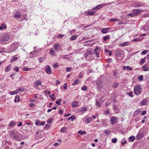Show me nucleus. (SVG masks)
Segmentation results:
<instances>
[{"label":"nucleus","mask_w":149,"mask_h":149,"mask_svg":"<svg viewBox=\"0 0 149 149\" xmlns=\"http://www.w3.org/2000/svg\"><path fill=\"white\" fill-rule=\"evenodd\" d=\"M142 88L139 86H135L134 88V93L136 95H139L141 93Z\"/></svg>","instance_id":"obj_1"},{"label":"nucleus","mask_w":149,"mask_h":149,"mask_svg":"<svg viewBox=\"0 0 149 149\" xmlns=\"http://www.w3.org/2000/svg\"><path fill=\"white\" fill-rule=\"evenodd\" d=\"M9 37V34H4L1 38V41L3 43L7 42Z\"/></svg>","instance_id":"obj_2"},{"label":"nucleus","mask_w":149,"mask_h":149,"mask_svg":"<svg viewBox=\"0 0 149 149\" xmlns=\"http://www.w3.org/2000/svg\"><path fill=\"white\" fill-rule=\"evenodd\" d=\"M10 135H12V136L14 137V139H15L18 140L19 139V136L17 135V134L14 131H12L10 133Z\"/></svg>","instance_id":"obj_3"},{"label":"nucleus","mask_w":149,"mask_h":149,"mask_svg":"<svg viewBox=\"0 0 149 149\" xmlns=\"http://www.w3.org/2000/svg\"><path fill=\"white\" fill-rule=\"evenodd\" d=\"M132 11L135 16H136L137 15L140 14V13L142 11L141 9H134Z\"/></svg>","instance_id":"obj_4"},{"label":"nucleus","mask_w":149,"mask_h":149,"mask_svg":"<svg viewBox=\"0 0 149 149\" xmlns=\"http://www.w3.org/2000/svg\"><path fill=\"white\" fill-rule=\"evenodd\" d=\"M45 71L47 74H51L52 73V71L50 66H47L45 70Z\"/></svg>","instance_id":"obj_5"},{"label":"nucleus","mask_w":149,"mask_h":149,"mask_svg":"<svg viewBox=\"0 0 149 149\" xmlns=\"http://www.w3.org/2000/svg\"><path fill=\"white\" fill-rule=\"evenodd\" d=\"M117 121V118L113 117H112L110 119V121L112 124H114L116 123Z\"/></svg>","instance_id":"obj_6"},{"label":"nucleus","mask_w":149,"mask_h":149,"mask_svg":"<svg viewBox=\"0 0 149 149\" xmlns=\"http://www.w3.org/2000/svg\"><path fill=\"white\" fill-rule=\"evenodd\" d=\"M11 46L13 51H15L18 47V45L17 43H13L11 44Z\"/></svg>","instance_id":"obj_7"},{"label":"nucleus","mask_w":149,"mask_h":149,"mask_svg":"<svg viewBox=\"0 0 149 149\" xmlns=\"http://www.w3.org/2000/svg\"><path fill=\"white\" fill-rule=\"evenodd\" d=\"M110 29V28H104L102 29L101 32L103 33H108Z\"/></svg>","instance_id":"obj_8"},{"label":"nucleus","mask_w":149,"mask_h":149,"mask_svg":"<svg viewBox=\"0 0 149 149\" xmlns=\"http://www.w3.org/2000/svg\"><path fill=\"white\" fill-rule=\"evenodd\" d=\"M22 16V15L21 14V13L20 12L17 13H15L14 15V17L15 18H19L21 17Z\"/></svg>","instance_id":"obj_9"},{"label":"nucleus","mask_w":149,"mask_h":149,"mask_svg":"<svg viewBox=\"0 0 149 149\" xmlns=\"http://www.w3.org/2000/svg\"><path fill=\"white\" fill-rule=\"evenodd\" d=\"M102 84V82L101 81H99L97 82L96 85L100 89L101 88ZM100 90V88H99Z\"/></svg>","instance_id":"obj_10"},{"label":"nucleus","mask_w":149,"mask_h":149,"mask_svg":"<svg viewBox=\"0 0 149 149\" xmlns=\"http://www.w3.org/2000/svg\"><path fill=\"white\" fill-rule=\"evenodd\" d=\"M54 46V49L56 51L58 50L60 47V45L58 44H56Z\"/></svg>","instance_id":"obj_11"},{"label":"nucleus","mask_w":149,"mask_h":149,"mask_svg":"<svg viewBox=\"0 0 149 149\" xmlns=\"http://www.w3.org/2000/svg\"><path fill=\"white\" fill-rule=\"evenodd\" d=\"M143 5V3L139 2L136 3L135 5V7H139Z\"/></svg>","instance_id":"obj_12"},{"label":"nucleus","mask_w":149,"mask_h":149,"mask_svg":"<svg viewBox=\"0 0 149 149\" xmlns=\"http://www.w3.org/2000/svg\"><path fill=\"white\" fill-rule=\"evenodd\" d=\"M143 136V134L141 133H138V135L136 136V139H137L139 140Z\"/></svg>","instance_id":"obj_13"},{"label":"nucleus","mask_w":149,"mask_h":149,"mask_svg":"<svg viewBox=\"0 0 149 149\" xmlns=\"http://www.w3.org/2000/svg\"><path fill=\"white\" fill-rule=\"evenodd\" d=\"M88 109L86 107H82L80 109L79 111H82V113H83Z\"/></svg>","instance_id":"obj_14"},{"label":"nucleus","mask_w":149,"mask_h":149,"mask_svg":"<svg viewBox=\"0 0 149 149\" xmlns=\"http://www.w3.org/2000/svg\"><path fill=\"white\" fill-rule=\"evenodd\" d=\"M141 68L144 71H148V67L145 65H143L142 66Z\"/></svg>","instance_id":"obj_15"},{"label":"nucleus","mask_w":149,"mask_h":149,"mask_svg":"<svg viewBox=\"0 0 149 149\" xmlns=\"http://www.w3.org/2000/svg\"><path fill=\"white\" fill-rule=\"evenodd\" d=\"M80 82L79 81V80L78 79H77L75 81H74L73 83L72 84V85H76L77 84H78Z\"/></svg>","instance_id":"obj_16"},{"label":"nucleus","mask_w":149,"mask_h":149,"mask_svg":"<svg viewBox=\"0 0 149 149\" xmlns=\"http://www.w3.org/2000/svg\"><path fill=\"white\" fill-rule=\"evenodd\" d=\"M75 118H76V117H75V116L73 115H72L70 117L68 118L67 119V120H71L72 121H73L74 120V119H75Z\"/></svg>","instance_id":"obj_17"},{"label":"nucleus","mask_w":149,"mask_h":149,"mask_svg":"<svg viewBox=\"0 0 149 149\" xmlns=\"http://www.w3.org/2000/svg\"><path fill=\"white\" fill-rule=\"evenodd\" d=\"M142 58V59L141 60V61H139V63L140 65H143L146 61H145V58Z\"/></svg>","instance_id":"obj_18"},{"label":"nucleus","mask_w":149,"mask_h":149,"mask_svg":"<svg viewBox=\"0 0 149 149\" xmlns=\"http://www.w3.org/2000/svg\"><path fill=\"white\" fill-rule=\"evenodd\" d=\"M78 102L77 101H73L72 104V107H77L78 106Z\"/></svg>","instance_id":"obj_19"},{"label":"nucleus","mask_w":149,"mask_h":149,"mask_svg":"<svg viewBox=\"0 0 149 149\" xmlns=\"http://www.w3.org/2000/svg\"><path fill=\"white\" fill-rule=\"evenodd\" d=\"M142 39L140 38H136L133 39L132 41V42H139L141 41Z\"/></svg>","instance_id":"obj_20"},{"label":"nucleus","mask_w":149,"mask_h":149,"mask_svg":"<svg viewBox=\"0 0 149 149\" xmlns=\"http://www.w3.org/2000/svg\"><path fill=\"white\" fill-rule=\"evenodd\" d=\"M16 123L14 121H12L9 124L8 126L10 127H11L12 126H14L15 124Z\"/></svg>","instance_id":"obj_21"},{"label":"nucleus","mask_w":149,"mask_h":149,"mask_svg":"<svg viewBox=\"0 0 149 149\" xmlns=\"http://www.w3.org/2000/svg\"><path fill=\"white\" fill-rule=\"evenodd\" d=\"M104 6V5L103 4H100L98 6L96 7L95 8L97 10H98L100 8H102V7Z\"/></svg>","instance_id":"obj_22"},{"label":"nucleus","mask_w":149,"mask_h":149,"mask_svg":"<svg viewBox=\"0 0 149 149\" xmlns=\"http://www.w3.org/2000/svg\"><path fill=\"white\" fill-rule=\"evenodd\" d=\"M147 101L148 100H146V98L144 99L141 101V103L143 105H146Z\"/></svg>","instance_id":"obj_23"},{"label":"nucleus","mask_w":149,"mask_h":149,"mask_svg":"<svg viewBox=\"0 0 149 149\" xmlns=\"http://www.w3.org/2000/svg\"><path fill=\"white\" fill-rule=\"evenodd\" d=\"M77 35H74L71 37V38H70V40H73L76 39L77 38Z\"/></svg>","instance_id":"obj_24"},{"label":"nucleus","mask_w":149,"mask_h":149,"mask_svg":"<svg viewBox=\"0 0 149 149\" xmlns=\"http://www.w3.org/2000/svg\"><path fill=\"white\" fill-rule=\"evenodd\" d=\"M42 82L41 81L38 80V81L36 82L35 84V86H36L38 85H41Z\"/></svg>","instance_id":"obj_25"},{"label":"nucleus","mask_w":149,"mask_h":149,"mask_svg":"<svg viewBox=\"0 0 149 149\" xmlns=\"http://www.w3.org/2000/svg\"><path fill=\"white\" fill-rule=\"evenodd\" d=\"M18 59V58L17 57L14 56L11 59L10 61L11 63H12L14 61Z\"/></svg>","instance_id":"obj_26"},{"label":"nucleus","mask_w":149,"mask_h":149,"mask_svg":"<svg viewBox=\"0 0 149 149\" xmlns=\"http://www.w3.org/2000/svg\"><path fill=\"white\" fill-rule=\"evenodd\" d=\"M133 92L131 91L130 92H126V94L128 95H129L130 96L132 97H133V96L132 95Z\"/></svg>","instance_id":"obj_27"},{"label":"nucleus","mask_w":149,"mask_h":149,"mask_svg":"<svg viewBox=\"0 0 149 149\" xmlns=\"http://www.w3.org/2000/svg\"><path fill=\"white\" fill-rule=\"evenodd\" d=\"M128 42H123L120 44V45L122 47L128 45Z\"/></svg>","instance_id":"obj_28"},{"label":"nucleus","mask_w":149,"mask_h":149,"mask_svg":"<svg viewBox=\"0 0 149 149\" xmlns=\"http://www.w3.org/2000/svg\"><path fill=\"white\" fill-rule=\"evenodd\" d=\"M78 133L79 134H80L81 135H82L83 134H86V132L84 131L82 132L81 130H79L78 132Z\"/></svg>","instance_id":"obj_29"},{"label":"nucleus","mask_w":149,"mask_h":149,"mask_svg":"<svg viewBox=\"0 0 149 149\" xmlns=\"http://www.w3.org/2000/svg\"><path fill=\"white\" fill-rule=\"evenodd\" d=\"M129 139L132 141L133 142L135 139V137L134 136H131L130 137Z\"/></svg>","instance_id":"obj_30"},{"label":"nucleus","mask_w":149,"mask_h":149,"mask_svg":"<svg viewBox=\"0 0 149 149\" xmlns=\"http://www.w3.org/2000/svg\"><path fill=\"white\" fill-rule=\"evenodd\" d=\"M119 84L118 83H114L113 84V88H115L118 86Z\"/></svg>","instance_id":"obj_31"},{"label":"nucleus","mask_w":149,"mask_h":149,"mask_svg":"<svg viewBox=\"0 0 149 149\" xmlns=\"http://www.w3.org/2000/svg\"><path fill=\"white\" fill-rule=\"evenodd\" d=\"M95 12L93 11H89L87 13V14L89 15H94Z\"/></svg>","instance_id":"obj_32"},{"label":"nucleus","mask_w":149,"mask_h":149,"mask_svg":"<svg viewBox=\"0 0 149 149\" xmlns=\"http://www.w3.org/2000/svg\"><path fill=\"white\" fill-rule=\"evenodd\" d=\"M103 40L104 41H105L109 39V36H104L103 38Z\"/></svg>","instance_id":"obj_33"},{"label":"nucleus","mask_w":149,"mask_h":149,"mask_svg":"<svg viewBox=\"0 0 149 149\" xmlns=\"http://www.w3.org/2000/svg\"><path fill=\"white\" fill-rule=\"evenodd\" d=\"M127 143V141L125 140L124 139H123L122 140V144L123 146H124L125 144Z\"/></svg>","instance_id":"obj_34"},{"label":"nucleus","mask_w":149,"mask_h":149,"mask_svg":"<svg viewBox=\"0 0 149 149\" xmlns=\"http://www.w3.org/2000/svg\"><path fill=\"white\" fill-rule=\"evenodd\" d=\"M67 129V128L65 127H62L61 130V132H65V130Z\"/></svg>","instance_id":"obj_35"},{"label":"nucleus","mask_w":149,"mask_h":149,"mask_svg":"<svg viewBox=\"0 0 149 149\" xmlns=\"http://www.w3.org/2000/svg\"><path fill=\"white\" fill-rule=\"evenodd\" d=\"M92 118L91 117H89L87 119L86 123H90L92 120Z\"/></svg>","instance_id":"obj_36"},{"label":"nucleus","mask_w":149,"mask_h":149,"mask_svg":"<svg viewBox=\"0 0 149 149\" xmlns=\"http://www.w3.org/2000/svg\"><path fill=\"white\" fill-rule=\"evenodd\" d=\"M128 15L131 17H134L135 16L133 11L131 13L128 14Z\"/></svg>","instance_id":"obj_37"},{"label":"nucleus","mask_w":149,"mask_h":149,"mask_svg":"<svg viewBox=\"0 0 149 149\" xmlns=\"http://www.w3.org/2000/svg\"><path fill=\"white\" fill-rule=\"evenodd\" d=\"M17 91V92H19L20 91H24V88H19L17 89L16 90Z\"/></svg>","instance_id":"obj_38"},{"label":"nucleus","mask_w":149,"mask_h":149,"mask_svg":"<svg viewBox=\"0 0 149 149\" xmlns=\"http://www.w3.org/2000/svg\"><path fill=\"white\" fill-rule=\"evenodd\" d=\"M35 124L37 125H39V124L40 123V121L38 120H35Z\"/></svg>","instance_id":"obj_39"},{"label":"nucleus","mask_w":149,"mask_h":149,"mask_svg":"<svg viewBox=\"0 0 149 149\" xmlns=\"http://www.w3.org/2000/svg\"><path fill=\"white\" fill-rule=\"evenodd\" d=\"M138 79L140 81H143V76L142 75H140L139 76Z\"/></svg>","instance_id":"obj_40"},{"label":"nucleus","mask_w":149,"mask_h":149,"mask_svg":"<svg viewBox=\"0 0 149 149\" xmlns=\"http://www.w3.org/2000/svg\"><path fill=\"white\" fill-rule=\"evenodd\" d=\"M53 119L52 118L49 119L47 120V123L50 124L52 123V122L53 121Z\"/></svg>","instance_id":"obj_41"},{"label":"nucleus","mask_w":149,"mask_h":149,"mask_svg":"<svg viewBox=\"0 0 149 149\" xmlns=\"http://www.w3.org/2000/svg\"><path fill=\"white\" fill-rule=\"evenodd\" d=\"M87 89V86H86L82 87L81 88V90L83 91L86 90Z\"/></svg>","instance_id":"obj_42"},{"label":"nucleus","mask_w":149,"mask_h":149,"mask_svg":"<svg viewBox=\"0 0 149 149\" xmlns=\"http://www.w3.org/2000/svg\"><path fill=\"white\" fill-rule=\"evenodd\" d=\"M117 139L116 138L112 139L111 142L113 143H116L117 142Z\"/></svg>","instance_id":"obj_43"},{"label":"nucleus","mask_w":149,"mask_h":149,"mask_svg":"<svg viewBox=\"0 0 149 149\" xmlns=\"http://www.w3.org/2000/svg\"><path fill=\"white\" fill-rule=\"evenodd\" d=\"M10 68V67L9 65L7 66L5 69V71L6 72H8V70H9Z\"/></svg>","instance_id":"obj_44"},{"label":"nucleus","mask_w":149,"mask_h":149,"mask_svg":"<svg viewBox=\"0 0 149 149\" xmlns=\"http://www.w3.org/2000/svg\"><path fill=\"white\" fill-rule=\"evenodd\" d=\"M87 53H88L90 55H91L92 54V52L91 50L89 49H88L87 50Z\"/></svg>","instance_id":"obj_45"},{"label":"nucleus","mask_w":149,"mask_h":149,"mask_svg":"<svg viewBox=\"0 0 149 149\" xmlns=\"http://www.w3.org/2000/svg\"><path fill=\"white\" fill-rule=\"evenodd\" d=\"M104 133L107 135H109L110 133V131L107 130H105L104 132Z\"/></svg>","instance_id":"obj_46"},{"label":"nucleus","mask_w":149,"mask_h":149,"mask_svg":"<svg viewBox=\"0 0 149 149\" xmlns=\"http://www.w3.org/2000/svg\"><path fill=\"white\" fill-rule=\"evenodd\" d=\"M122 55V53L121 52H118L116 54V56L118 57H119V56L121 57V56Z\"/></svg>","instance_id":"obj_47"},{"label":"nucleus","mask_w":149,"mask_h":149,"mask_svg":"<svg viewBox=\"0 0 149 149\" xmlns=\"http://www.w3.org/2000/svg\"><path fill=\"white\" fill-rule=\"evenodd\" d=\"M148 50H145L142 52L141 54L142 55L145 54L148 52Z\"/></svg>","instance_id":"obj_48"},{"label":"nucleus","mask_w":149,"mask_h":149,"mask_svg":"<svg viewBox=\"0 0 149 149\" xmlns=\"http://www.w3.org/2000/svg\"><path fill=\"white\" fill-rule=\"evenodd\" d=\"M17 92L16 90L15 91L12 92L10 93V94L11 95H13L17 94Z\"/></svg>","instance_id":"obj_49"},{"label":"nucleus","mask_w":149,"mask_h":149,"mask_svg":"<svg viewBox=\"0 0 149 149\" xmlns=\"http://www.w3.org/2000/svg\"><path fill=\"white\" fill-rule=\"evenodd\" d=\"M13 69L17 72H18L19 71V68L17 67H15Z\"/></svg>","instance_id":"obj_50"},{"label":"nucleus","mask_w":149,"mask_h":149,"mask_svg":"<svg viewBox=\"0 0 149 149\" xmlns=\"http://www.w3.org/2000/svg\"><path fill=\"white\" fill-rule=\"evenodd\" d=\"M30 68H24L23 70L24 71H27L30 70Z\"/></svg>","instance_id":"obj_51"},{"label":"nucleus","mask_w":149,"mask_h":149,"mask_svg":"<svg viewBox=\"0 0 149 149\" xmlns=\"http://www.w3.org/2000/svg\"><path fill=\"white\" fill-rule=\"evenodd\" d=\"M55 53V51L53 50H51L50 52V53L51 55H54Z\"/></svg>","instance_id":"obj_52"},{"label":"nucleus","mask_w":149,"mask_h":149,"mask_svg":"<svg viewBox=\"0 0 149 149\" xmlns=\"http://www.w3.org/2000/svg\"><path fill=\"white\" fill-rule=\"evenodd\" d=\"M117 19L116 18H112L110 19V21L111 22H114L117 21Z\"/></svg>","instance_id":"obj_53"},{"label":"nucleus","mask_w":149,"mask_h":149,"mask_svg":"<svg viewBox=\"0 0 149 149\" xmlns=\"http://www.w3.org/2000/svg\"><path fill=\"white\" fill-rule=\"evenodd\" d=\"M72 69V68L71 67H68L66 68V71L67 72L70 71Z\"/></svg>","instance_id":"obj_54"},{"label":"nucleus","mask_w":149,"mask_h":149,"mask_svg":"<svg viewBox=\"0 0 149 149\" xmlns=\"http://www.w3.org/2000/svg\"><path fill=\"white\" fill-rule=\"evenodd\" d=\"M96 104L98 107H100L101 105V104L100 103L99 101H97L96 102Z\"/></svg>","instance_id":"obj_55"},{"label":"nucleus","mask_w":149,"mask_h":149,"mask_svg":"<svg viewBox=\"0 0 149 149\" xmlns=\"http://www.w3.org/2000/svg\"><path fill=\"white\" fill-rule=\"evenodd\" d=\"M45 124V121H42L40 122V123L39 124V125H43Z\"/></svg>","instance_id":"obj_56"},{"label":"nucleus","mask_w":149,"mask_h":149,"mask_svg":"<svg viewBox=\"0 0 149 149\" xmlns=\"http://www.w3.org/2000/svg\"><path fill=\"white\" fill-rule=\"evenodd\" d=\"M35 106V104L34 103H31L29 104L30 107H34Z\"/></svg>","instance_id":"obj_57"},{"label":"nucleus","mask_w":149,"mask_h":149,"mask_svg":"<svg viewBox=\"0 0 149 149\" xmlns=\"http://www.w3.org/2000/svg\"><path fill=\"white\" fill-rule=\"evenodd\" d=\"M146 111H142L141 113V115H144L146 114Z\"/></svg>","instance_id":"obj_58"},{"label":"nucleus","mask_w":149,"mask_h":149,"mask_svg":"<svg viewBox=\"0 0 149 149\" xmlns=\"http://www.w3.org/2000/svg\"><path fill=\"white\" fill-rule=\"evenodd\" d=\"M64 35H63L62 34H59L58 35V38H61L63 37Z\"/></svg>","instance_id":"obj_59"},{"label":"nucleus","mask_w":149,"mask_h":149,"mask_svg":"<svg viewBox=\"0 0 149 149\" xmlns=\"http://www.w3.org/2000/svg\"><path fill=\"white\" fill-rule=\"evenodd\" d=\"M5 24L4 23L2 24L1 26H0V30H2L3 29V26H4Z\"/></svg>","instance_id":"obj_60"},{"label":"nucleus","mask_w":149,"mask_h":149,"mask_svg":"<svg viewBox=\"0 0 149 149\" xmlns=\"http://www.w3.org/2000/svg\"><path fill=\"white\" fill-rule=\"evenodd\" d=\"M50 126V125L48 124H46L45 126V127L46 128H49Z\"/></svg>","instance_id":"obj_61"},{"label":"nucleus","mask_w":149,"mask_h":149,"mask_svg":"<svg viewBox=\"0 0 149 149\" xmlns=\"http://www.w3.org/2000/svg\"><path fill=\"white\" fill-rule=\"evenodd\" d=\"M15 98L18 99V100H17L18 102H19V98L20 97L19 95H16L15 97Z\"/></svg>","instance_id":"obj_62"},{"label":"nucleus","mask_w":149,"mask_h":149,"mask_svg":"<svg viewBox=\"0 0 149 149\" xmlns=\"http://www.w3.org/2000/svg\"><path fill=\"white\" fill-rule=\"evenodd\" d=\"M113 109L115 110H116L118 109L116 105H115V104L113 105Z\"/></svg>","instance_id":"obj_63"},{"label":"nucleus","mask_w":149,"mask_h":149,"mask_svg":"<svg viewBox=\"0 0 149 149\" xmlns=\"http://www.w3.org/2000/svg\"><path fill=\"white\" fill-rule=\"evenodd\" d=\"M59 113L60 114H63V111L61 109L59 111Z\"/></svg>","instance_id":"obj_64"}]
</instances>
